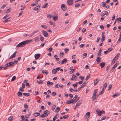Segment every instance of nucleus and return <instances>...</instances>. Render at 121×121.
<instances>
[{"label": "nucleus", "instance_id": "obj_1", "mask_svg": "<svg viewBox=\"0 0 121 121\" xmlns=\"http://www.w3.org/2000/svg\"><path fill=\"white\" fill-rule=\"evenodd\" d=\"M32 40H27L21 42L17 45V47H24L26 44H27L30 42Z\"/></svg>", "mask_w": 121, "mask_h": 121}, {"label": "nucleus", "instance_id": "obj_2", "mask_svg": "<svg viewBox=\"0 0 121 121\" xmlns=\"http://www.w3.org/2000/svg\"><path fill=\"white\" fill-rule=\"evenodd\" d=\"M119 64V63H117L114 65L113 67L112 68V69H111L110 71V73H111L112 72L115 68L117 67V66Z\"/></svg>", "mask_w": 121, "mask_h": 121}, {"label": "nucleus", "instance_id": "obj_3", "mask_svg": "<svg viewBox=\"0 0 121 121\" xmlns=\"http://www.w3.org/2000/svg\"><path fill=\"white\" fill-rule=\"evenodd\" d=\"M42 32L43 35L45 37H47L48 36V33L46 31L44 30H43Z\"/></svg>", "mask_w": 121, "mask_h": 121}, {"label": "nucleus", "instance_id": "obj_4", "mask_svg": "<svg viewBox=\"0 0 121 121\" xmlns=\"http://www.w3.org/2000/svg\"><path fill=\"white\" fill-rule=\"evenodd\" d=\"M87 82L86 83L85 82L82 85H81V86L78 89V91H79L82 88H83L84 86H85L86 84H87Z\"/></svg>", "mask_w": 121, "mask_h": 121}, {"label": "nucleus", "instance_id": "obj_5", "mask_svg": "<svg viewBox=\"0 0 121 121\" xmlns=\"http://www.w3.org/2000/svg\"><path fill=\"white\" fill-rule=\"evenodd\" d=\"M17 52V51H15L14 52L10 57L9 59H11L15 57Z\"/></svg>", "mask_w": 121, "mask_h": 121}, {"label": "nucleus", "instance_id": "obj_6", "mask_svg": "<svg viewBox=\"0 0 121 121\" xmlns=\"http://www.w3.org/2000/svg\"><path fill=\"white\" fill-rule=\"evenodd\" d=\"M73 0H68L67 1V2L68 4L69 5H72L73 3Z\"/></svg>", "mask_w": 121, "mask_h": 121}, {"label": "nucleus", "instance_id": "obj_7", "mask_svg": "<svg viewBox=\"0 0 121 121\" xmlns=\"http://www.w3.org/2000/svg\"><path fill=\"white\" fill-rule=\"evenodd\" d=\"M40 54H35V59L37 60L39 58L40 56Z\"/></svg>", "mask_w": 121, "mask_h": 121}, {"label": "nucleus", "instance_id": "obj_8", "mask_svg": "<svg viewBox=\"0 0 121 121\" xmlns=\"http://www.w3.org/2000/svg\"><path fill=\"white\" fill-rule=\"evenodd\" d=\"M50 113V111L48 110H46L44 111L43 112L44 114H45L46 115V117H47L48 116V115Z\"/></svg>", "mask_w": 121, "mask_h": 121}, {"label": "nucleus", "instance_id": "obj_9", "mask_svg": "<svg viewBox=\"0 0 121 121\" xmlns=\"http://www.w3.org/2000/svg\"><path fill=\"white\" fill-rule=\"evenodd\" d=\"M61 7L62 10L64 11L65 10L66 8L65 7V4H62L61 5Z\"/></svg>", "mask_w": 121, "mask_h": 121}, {"label": "nucleus", "instance_id": "obj_10", "mask_svg": "<svg viewBox=\"0 0 121 121\" xmlns=\"http://www.w3.org/2000/svg\"><path fill=\"white\" fill-rule=\"evenodd\" d=\"M100 79L99 78H98L95 80L94 82V85L95 86L96 85L98 82L100 80Z\"/></svg>", "mask_w": 121, "mask_h": 121}, {"label": "nucleus", "instance_id": "obj_11", "mask_svg": "<svg viewBox=\"0 0 121 121\" xmlns=\"http://www.w3.org/2000/svg\"><path fill=\"white\" fill-rule=\"evenodd\" d=\"M100 66L102 68H103L105 65V63L104 62L100 63L99 64Z\"/></svg>", "mask_w": 121, "mask_h": 121}, {"label": "nucleus", "instance_id": "obj_12", "mask_svg": "<svg viewBox=\"0 0 121 121\" xmlns=\"http://www.w3.org/2000/svg\"><path fill=\"white\" fill-rule=\"evenodd\" d=\"M8 63L9 64V67H12L14 66V63L12 62H10Z\"/></svg>", "mask_w": 121, "mask_h": 121}, {"label": "nucleus", "instance_id": "obj_13", "mask_svg": "<svg viewBox=\"0 0 121 121\" xmlns=\"http://www.w3.org/2000/svg\"><path fill=\"white\" fill-rule=\"evenodd\" d=\"M67 60L65 58L63 60L61 61V63L62 64H64V63H66L67 62Z\"/></svg>", "mask_w": 121, "mask_h": 121}, {"label": "nucleus", "instance_id": "obj_14", "mask_svg": "<svg viewBox=\"0 0 121 121\" xmlns=\"http://www.w3.org/2000/svg\"><path fill=\"white\" fill-rule=\"evenodd\" d=\"M82 103V101L81 100H79L77 103L76 105L78 107Z\"/></svg>", "mask_w": 121, "mask_h": 121}, {"label": "nucleus", "instance_id": "obj_15", "mask_svg": "<svg viewBox=\"0 0 121 121\" xmlns=\"http://www.w3.org/2000/svg\"><path fill=\"white\" fill-rule=\"evenodd\" d=\"M73 102V100H69L67 101L66 103L67 104H69Z\"/></svg>", "mask_w": 121, "mask_h": 121}, {"label": "nucleus", "instance_id": "obj_16", "mask_svg": "<svg viewBox=\"0 0 121 121\" xmlns=\"http://www.w3.org/2000/svg\"><path fill=\"white\" fill-rule=\"evenodd\" d=\"M100 61L101 60L99 56H98L96 58V61L98 63H99L100 62Z\"/></svg>", "mask_w": 121, "mask_h": 121}, {"label": "nucleus", "instance_id": "obj_17", "mask_svg": "<svg viewBox=\"0 0 121 121\" xmlns=\"http://www.w3.org/2000/svg\"><path fill=\"white\" fill-rule=\"evenodd\" d=\"M13 118L12 116H11L9 117L8 119V120L9 121H12L13 120Z\"/></svg>", "mask_w": 121, "mask_h": 121}, {"label": "nucleus", "instance_id": "obj_18", "mask_svg": "<svg viewBox=\"0 0 121 121\" xmlns=\"http://www.w3.org/2000/svg\"><path fill=\"white\" fill-rule=\"evenodd\" d=\"M40 115V113L39 112L35 113L34 114V116L35 117H37L39 116Z\"/></svg>", "mask_w": 121, "mask_h": 121}, {"label": "nucleus", "instance_id": "obj_19", "mask_svg": "<svg viewBox=\"0 0 121 121\" xmlns=\"http://www.w3.org/2000/svg\"><path fill=\"white\" fill-rule=\"evenodd\" d=\"M119 56V54H117V55L115 56L114 57L113 59L115 60H117L118 59V56Z\"/></svg>", "mask_w": 121, "mask_h": 121}, {"label": "nucleus", "instance_id": "obj_20", "mask_svg": "<svg viewBox=\"0 0 121 121\" xmlns=\"http://www.w3.org/2000/svg\"><path fill=\"white\" fill-rule=\"evenodd\" d=\"M17 95L19 97H21L22 95V93L20 92H18L17 93Z\"/></svg>", "mask_w": 121, "mask_h": 121}, {"label": "nucleus", "instance_id": "obj_21", "mask_svg": "<svg viewBox=\"0 0 121 121\" xmlns=\"http://www.w3.org/2000/svg\"><path fill=\"white\" fill-rule=\"evenodd\" d=\"M40 36L41 37L40 38V39L41 41L43 42V41L44 40V38L42 37L41 35H40Z\"/></svg>", "mask_w": 121, "mask_h": 121}, {"label": "nucleus", "instance_id": "obj_22", "mask_svg": "<svg viewBox=\"0 0 121 121\" xmlns=\"http://www.w3.org/2000/svg\"><path fill=\"white\" fill-rule=\"evenodd\" d=\"M98 89H96L94 90V92L93 93V95H96V94L97 92Z\"/></svg>", "mask_w": 121, "mask_h": 121}, {"label": "nucleus", "instance_id": "obj_23", "mask_svg": "<svg viewBox=\"0 0 121 121\" xmlns=\"http://www.w3.org/2000/svg\"><path fill=\"white\" fill-rule=\"evenodd\" d=\"M105 39V36L104 35H102L101 38V41L102 42Z\"/></svg>", "mask_w": 121, "mask_h": 121}, {"label": "nucleus", "instance_id": "obj_24", "mask_svg": "<svg viewBox=\"0 0 121 121\" xmlns=\"http://www.w3.org/2000/svg\"><path fill=\"white\" fill-rule=\"evenodd\" d=\"M60 110V108L58 107L56 109L55 111L57 112H58Z\"/></svg>", "mask_w": 121, "mask_h": 121}, {"label": "nucleus", "instance_id": "obj_25", "mask_svg": "<svg viewBox=\"0 0 121 121\" xmlns=\"http://www.w3.org/2000/svg\"><path fill=\"white\" fill-rule=\"evenodd\" d=\"M11 20L10 17L9 18H8L7 19H6L5 20H4V22H7L8 21H10Z\"/></svg>", "mask_w": 121, "mask_h": 121}, {"label": "nucleus", "instance_id": "obj_26", "mask_svg": "<svg viewBox=\"0 0 121 121\" xmlns=\"http://www.w3.org/2000/svg\"><path fill=\"white\" fill-rule=\"evenodd\" d=\"M52 72L53 74H55L56 73L57 71L55 69H54L52 70Z\"/></svg>", "mask_w": 121, "mask_h": 121}, {"label": "nucleus", "instance_id": "obj_27", "mask_svg": "<svg viewBox=\"0 0 121 121\" xmlns=\"http://www.w3.org/2000/svg\"><path fill=\"white\" fill-rule=\"evenodd\" d=\"M58 17L57 16H54L53 17V19L54 21L58 19Z\"/></svg>", "mask_w": 121, "mask_h": 121}, {"label": "nucleus", "instance_id": "obj_28", "mask_svg": "<svg viewBox=\"0 0 121 121\" xmlns=\"http://www.w3.org/2000/svg\"><path fill=\"white\" fill-rule=\"evenodd\" d=\"M38 4V2H36L35 3L31 4V5L32 6H35L37 5Z\"/></svg>", "mask_w": 121, "mask_h": 121}, {"label": "nucleus", "instance_id": "obj_29", "mask_svg": "<svg viewBox=\"0 0 121 121\" xmlns=\"http://www.w3.org/2000/svg\"><path fill=\"white\" fill-rule=\"evenodd\" d=\"M48 4V3H46L44 5H43L42 6V8H46Z\"/></svg>", "mask_w": 121, "mask_h": 121}, {"label": "nucleus", "instance_id": "obj_30", "mask_svg": "<svg viewBox=\"0 0 121 121\" xmlns=\"http://www.w3.org/2000/svg\"><path fill=\"white\" fill-rule=\"evenodd\" d=\"M46 115L44 114H43L41 115L39 117L41 118H44L46 117Z\"/></svg>", "mask_w": 121, "mask_h": 121}, {"label": "nucleus", "instance_id": "obj_31", "mask_svg": "<svg viewBox=\"0 0 121 121\" xmlns=\"http://www.w3.org/2000/svg\"><path fill=\"white\" fill-rule=\"evenodd\" d=\"M104 88H103L102 91L99 93V94H103L104 92Z\"/></svg>", "mask_w": 121, "mask_h": 121}, {"label": "nucleus", "instance_id": "obj_32", "mask_svg": "<svg viewBox=\"0 0 121 121\" xmlns=\"http://www.w3.org/2000/svg\"><path fill=\"white\" fill-rule=\"evenodd\" d=\"M37 82L39 84H40L43 83V81L41 80L40 79H39L37 81Z\"/></svg>", "mask_w": 121, "mask_h": 121}, {"label": "nucleus", "instance_id": "obj_33", "mask_svg": "<svg viewBox=\"0 0 121 121\" xmlns=\"http://www.w3.org/2000/svg\"><path fill=\"white\" fill-rule=\"evenodd\" d=\"M23 94L24 95L26 96H29L30 95V94L29 93H23Z\"/></svg>", "mask_w": 121, "mask_h": 121}, {"label": "nucleus", "instance_id": "obj_34", "mask_svg": "<svg viewBox=\"0 0 121 121\" xmlns=\"http://www.w3.org/2000/svg\"><path fill=\"white\" fill-rule=\"evenodd\" d=\"M102 6L103 7H105L106 5V4L104 2H103L102 3Z\"/></svg>", "mask_w": 121, "mask_h": 121}, {"label": "nucleus", "instance_id": "obj_35", "mask_svg": "<svg viewBox=\"0 0 121 121\" xmlns=\"http://www.w3.org/2000/svg\"><path fill=\"white\" fill-rule=\"evenodd\" d=\"M16 79V77L15 76H14L11 79V81H14Z\"/></svg>", "mask_w": 121, "mask_h": 121}, {"label": "nucleus", "instance_id": "obj_36", "mask_svg": "<svg viewBox=\"0 0 121 121\" xmlns=\"http://www.w3.org/2000/svg\"><path fill=\"white\" fill-rule=\"evenodd\" d=\"M56 107V106L55 105H53L52 107V110L53 111L54 110V109Z\"/></svg>", "mask_w": 121, "mask_h": 121}, {"label": "nucleus", "instance_id": "obj_37", "mask_svg": "<svg viewBox=\"0 0 121 121\" xmlns=\"http://www.w3.org/2000/svg\"><path fill=\"white\" fill-rule=\"evenodd\" d=\"M41 26L42 27V28H44L45 29H46L47 28V26L45 25H41Z\"/></svg>", "mask_w": 121, "mask_h": 121}, {"label": "nucleus", "instance_id": "obj_38", "mask_svg": "<svg viewBox=\"0 0 121 121\" xmlns=\"http://www.w3.org/2000/svg\"><path fill=\"white\" fill-rule=\"evenodd\" d=\"M90 74H89V75H87L86 78L85 80H88V79L89 78V77H90Z\"/></svg>", "mask_w": 121, "mask_h": 121}, {"label": "nucleus", "instance_id": "obj_39", "mask_svg": "<svg viewBox=\"0 0 121 121\" xmlns=\"http://www.w3.org/2000/svg\"><path fill=\"white\" fill-rule=\"evenodd\" d=\"M119 94H118V93L117 92L114 95L112 96V97H114L115 96H117V95H119Z\"/></svg>", "mask_w": 121, "mask_h": 121}, {"label": "nucleus", "instance_id": "obj_40", "mask_svg": "<svg viewBox=\"0 0 121 121\" xmlns=\"http://www.w3.org/2000/svg\"><path fill=\"white\" fill-rule=\"evenodd\" d=\"M80 5V4L79 3H77V4H75V7L76 8H77V7H79Z\"/></svg>", "mask_w": 121, "mask_h": 121}, {"label": "nucleus", "instance_id": "obj_41", "mask_svg": "<svg viewBox=\"0 0 121 121\" xmlns=\"http://www.w3.org/2000/svg\"><path fill=\"white\" fill-rule=\"evenodd\" d=\"M98 115L99 116H101L102 114V112L101 111H99V112H98L97 113Z\"/></svg>", "mask_w": 121, "mask_h": 121}, {"label": "nucleus", "instance_id": "obj_42", "mask_svg": "<svg viewBox=\"0 0 121 121\" xmlns=\"http://www.w3.org/2000/svg\"><path fill=\"white\" fill-rule=\"evenodd\" d=\"M96 95H93L92 97V99L93 101H94L95 99L96 98Z\"/></svg>", "mask_w": 121, "mask_h": 121}, {"label": "nucleus", "instance_id": "obj_43", "mask_svg": "<svg viewBox=\"0 0 121 121\" xmlns=\"http://www.w3.org/2000/svg\"><path fill=\"white\" fill-rule=\"evenodd\" d=\"M117 21L118 23L121 22V18L120 17L118 18L117 19Z\"/></svg>", "mask_w": 121, "mask_h": 121}, {"label": "nucleus", "instance_id": "obj_44", "mask_svg": "<svg viewBox=\"0 0 121 121\" xmlns=\"http://www.w3.org/2000/svg\"><path fill=\"white\" fill-rule=\"evenodd\" d=\"M59 116L58 114H57L56 115H55V117L53 118H54L55 120L58 118Z\"/></svg>", "mask_w": 121, "mask_h": 121}, {"label": "nucleus", "instance_id": "obj_45", "mask_svg": "<svg viewBox=\"0 0 121 121\" xmlns=\"http://www.w3.org/2000/svg\"><path fill=\"white\" fill-rule=\"evenodd\" d=\"M69 116L67 115H65V116H64L63 117V118H64V119H67V118L68 117H69Z\"/></svg>", "mask_w": 121, "mask_h": 121}, {"label": "nucleus", "instance_id": "obj_46", "mask_svg": "<svg viewBox=\"0 0 121 121\" xmlns=\"http://www.w3.org/2000/svg\"><path fill=\"white\" fill-rule=\"evenodd\" d=\"M69 49L68 48H65L64 49V50L65 51V52L66 53H67V52L69 51Z\"/></svg>", "mask_w": 121, "mask_h": 121}, {"label": "nucleus", "instance_id": "obj_47", "mask_svg": "<svg viewBox=\"0 0 121 121\" xmlns=\"http://www.w3.org/2000/svg\"><path fill=\"white\" fill-rule=\"evenodd\" d=\"M72 77L73 78H74V79L76 80V78H77L76 77V76L75 75L73 74H72Z\"/></svg>", "mask_w": 121, "mask_h": 121}, {"label": "nucleus", "instance_id": "obj_48", "mask_svg": "<svg viewBox=\"0 0 121 121\" xmlns=\"http://www.w3.org/2000/svg\"><path fill=\"white\" fill-rule=\"evenodd\" d=\"M90 112H87L85 115V116L86 117L87 116H90Z\"/></svg>", "mask_w": 121, "mask_h": 121}, {"label": "nucleus", "instance_id": "obj_49", "mask_svg": "<svg viewBox=\"0 0 121 121\" xmlns=\"http://www.w3.org/2000/svg\"><path fill=\"white\" fill-rule=\"evenodd\" d=\"M60 55L61 56H60V57H62L64 55V53L63 52H61L60 53Z\"/></svg>", "mask_w": 121, "mask_h": 121}, {"label": "nucleus", "instance_id": "obj_50", "mask_svg": "<svg viewBox=\"0 0 121 121\" xmlns=\"http://www.w3.org/2000/svg\"><path fill=\"white\" fill-rule=\"evenodd\" d=\"M52 50V47H50L48 49V51L49 52H51Z\"/></svg>", "mask_w": 121, "mask_h": 121}, {"label": "nucleus", "instance_id": "obj_51", "mask_svg": "<svg viewBox=\"0 0 121 121\" xmlns=\"http://www.w3.org/2000/svg\"><path fill=\"white\" fill-rule=\"evenodd\" d=\"M47 17L48 18H51V17L52 16H51L50 15V14H48L47 15Z\"/></svg>", "mask_w": 121, "mask_h": 121}, {"label": "nucleus", "instance_id": "obj_52", "mask_svg": "<svg viewBox=\"0 0 121 121\" xmlns=\"http://www.w3.org/2000/svg\"><path fill=\"white\" fill-rule=\"evenodd\" d=\"M87 53H84L83 54V57H85L87 55Z\"/></svg>", "mask_w": 121, "mask_h": 121}, {"label": "nucleus", "instance_id": "obj_53", "mask_svg": "<svg viewBox=\"0 0 121 121\" xmlns=\"http://www.w3.org/2000/svg\"><path fill=\"white\" fill-rule=\"evenodd\" d=\"M113 49L112 48H109L108 49V52H110V51L112 50H113Z\"/></svg>", "mask_w": 121, "mask_h": 121}, {"label": "nucleus", "instance_id": "obj_54", "mask_svg": "<svg viewBox=\"0 0 121 121\" xmlns=\"http://www.w3.org/2000/svg\"><path fill=\"white\" fill-rule=\"evenodd\" d=\"M107 84L106 83H105L104 85V87L103 88H104V89H105L106 88Z\"/></svg>", "mask_w": 121, "mask_h": 121}, {"label": "nucleus", "instance_id": "obj_55", "mask_svg": "<svg viewBox=\"0 0 121 121\" xmlns=\"http://www.w3.org/2000/svg\"><path fill=\"white\" fill-rule=\"evenodd\" d=\"M86 29L85 28H83L82 30V31L83 32V33H84L86 30Z\"/></svg>", "mask_w": 121, "mask_h": 121}, {"label": "nucleus", "instance_id": "obj_56", "mask_svg": "<svg viewBox=\"0 0 121 121\" xmlns=\"http://www.w3.org/2000/svg\"><path fill=\"white\" fill-rule=\"evenodd\" d=\"M75 69H73V71H70V74H71L72 73H73L74 72V71H75Z\"/></svg>", "mask_w": 121, "mask_h": 121}, {"label": "nucleus", "instance_id": "obj_57", "mask_svg": "<svg viewBox=\"0 0 121 121\" xmlns=\"http://www.w3.org/2000/svg\"><path fill=\"white\" fill-rule=\"evenodd\" d=\"M112 86V85H110L109 86V88L108 89V90L109 91L110 90L111 88V87Z\"/></svg>", "mask_w": 121, "mask_h": 121}, {"label": "nucleus", "instance_id": "obj_58", "mask_svg": "<svg viewBox=\"0 0 121 121\" xmlns=\"http://www.w3.org/2000/svg\"><path fill=\"white\" fill-rule=\"evenodd\" d=\"M100 28H101L102 30H103L104 29V27L103 25L100 26L99 27Z\"/></svg>", "mask_w": 121, "mask_h": 121}, {"label": "nucleus", "instance_id": "obj_59", "mask_svg": "<svg viewBox=\"0 0 121 121\" xmlns=\"http://www.w3.org/2000/svg\"><path fill=\"white\" fill-rule=\"evenodd\" d=\"M56 94V93L55 92H53L52 93V95L53 96H55Z\"/></svg>", "mask_w": 121, "mask_h": 121}, {"label": "nucleus", "instance_id": "obj_60", "mask_svg": "<svg viewBox=\"0 0 121 121\" xmlns=\"http://www.w3.org/2000/svg\"><path fill=\"white\" fill-rule=\"evenodd\" d=\"M81 78L82 80L83 81L84 79V78L83 77L80 76L79 78Z\"/></svg>", "mask_w": 121, "mask_h": 121}, {"label": "nucleus", "instance_id": "obj_61", "mask_svg": "<svg viewBox=\"0 0 121 121\" xmlns=\"http://www.w3.org/2000/svg\"><path fill=\"white\" fill-rule=\"evenodd\" d=\"M100 39L99 37H98V38H97V40L96 41L97 42H98Z\"/></svg>", "mask_w": 121, "mask_h": 121}, {"label": "nucleus", "instance_id": "obj_62", "mask_svg": "<svg viewBox=\"0 0 121 121\" xmlns=\"http://www.w3.org/2000/svg\"><path fill=\"white\" fill-rule=\"evenodd\" d=\"M76 55H73L72 56V59H74L76 58Z\"/></svg>", "mask_w": 121, "mask_h": 121}, {"label": "nucleus", "instance_id": "obj_63", "mask_svg": "<svg viewBox=\"0 0 121 121\" xmlns=\"http://www.w3.org/2000/svg\"><path fill=\"white\" fill-rule=\"evenodd\" d=\"M25 87V84L24 83L22 84V88H24Z\"/></svg>", "mask_w": 121, "mask_h": 121}, {"label": "nucleus", "instance_id": "obj_64", "mask_svg": "<svg viewBox=\"0 0 121 121\" xmlns=\"http://www.w3.org/2000/svg\"><path fill=\"white\" fill-rule=\"evenodd\" d=\"M121 41V38H120L119 39H118V41H117V43H118L120 41Z\"/></svg>", "mask_w": 121, "mask_h": 121}]
</instances>
